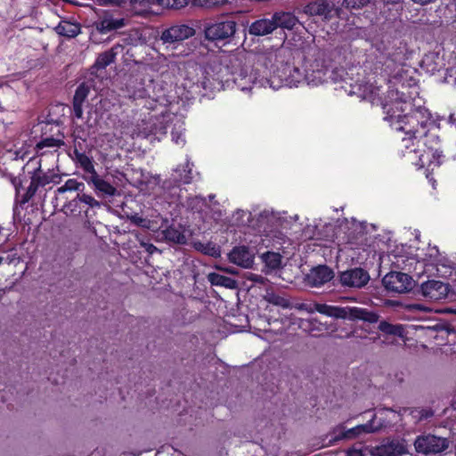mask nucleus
I'll list each match as a JSON object with an SVG mask.
<instances>
[{
  "instance_id": "nucleus-1",
  "label": "nucleus",
  "mask_w": 456,
  "mask_h": 456,
  "mask_svg": "<svg viewBox=\"0 0 456 456\" xmlns=\"http://www.w3.org/2000/svg\"><path fill=\"white\" fill-rule=\"evenodd\" d=\"M394 106L395 108H388L387 104L384 106L387 112L385 119L395 131L404 133L405 136L402 138V147L406 150L404 156L419 168L427 166L433 170L439 167L444 155L439 150L438 136L429 133V118L418 110L402 115L401 112L411 108L410 102H396Z\"/></svg>"
},
{
  "instance_id": "nucleus-2",
  "label": "nucleus",
  "mask_w": 456,
  "mask_h": 456,
  "mask_svg": "<svg viewBox=\"0 0 456 456\" xmlns=\"http://www.w3.org/2000/svg\"><path fill=\"white\" fill-rule=\"evenodd\" d=\"M290 51L282 45L280 47L269 46L258 48L254 53H238L233 55L231 62L241 61L243 60L254 61L256 64L268 69L273 75V70L283 66L284 62L289 59Z\"/></svg>"
},
{
  "instance_id": "nucleus-3",
  "label": "nucleus",
  "mask_w": 456,
  "mask_h": 456,
  "mask_svg": "<svg viewBox=\"0 0 456 456\" xmlns=\"http://www.w3.org/2000/svg\"><path fill=\"white\" fill-rule=\"evenodd\" d=\"M314 308L319 314L336 319L364 321L369 323H376L379 321V314L375 312L356 306L343 307L316 303L314 304Z\"/></svg>"
},
{
  "instance_id": "nucleus-4",
  "label": "nucleus",
  "mask_w": 456,
  "mask_h": 456,
  "mask_svg": "<svg viewBox=\"0 0 456 456\" xmlns=\"http://www.w3.org/2000/svg\"><path fill=\"white\" fill-rule=\"evenodd\" d=\"M302 81H304V74L298 68L290 65L287 60L283 66L273 70V75L266 82L270 87L276 90L283 86L289 87L297 86Z\"/></svg>"
},
{
  "instance_id": "nucleus-5",
  "label": "nucleus",
  "mask_w": 456,
  "mask_h": 456,
  "mask_svg": "<svg viewBox=\"0 0 456 456\" xmlns=\"http://www.w3.org/2000/svg\"><path fill=\"white\" fill-rule=\"evenodd\" d=\"M313 57L314 60L305 59L304 81L311 86H318L327 79V67L323 53L319 49H313Z\"/></svg>"
},
{
  "instance_id": "nucleus-6",
  "label": "nucleus",
  "mask_w": 456,
  "mask_h": 456,
  "mask_svg": "<svg viewBox=\"0 0 456 456\" xmlns=\"http://www.w3.org/2000/svg\"><path fill=\"white\" fill-rule=\"evenodd\" d=\"M237 23L232 19H221L205 26V37L210 41L231 38L236 32Z\"/></svg>"
},
{
  "instance_id": "nucleus-7",
  "label": "nucleus",
  "mask_w": 456,
  "mask_h": 456,
  "mask_svg": "<svg viewBox=\"0 0 456 456\" xmlns=\"http://www.w3.org/2000/svg\"><path fill=\"white\" fill-rule=\"evenodd\" d=\"M382 283L387 291L401 294L411 291L415 281L412 277L407 273L390 272L383 277Z\"/></svg>"
},
{
  "instance_id": "nucleus-8",
  "label": "nucleus",
  "mask_w": 456,
  "mask_h": 456,
  "mask_svg": "<svg viewBox=\"0 0 456 456\" xmlns=\"http://www.w3.org/2000/svg\"><path fill=\"white\" fill-rule=\"evenodd\" d=\"M415 450L425 455L436 454L444 452L448 446V441L434 435L419 436L414 442Z\"/></svg>"
},
{
  "instance_id": "nucleus-9",
  "label": "nucleus",
  "mask_w": 456,
  "mask_h": 456,
  "mask_svg": "<svg viewBox=\"0 0 456 456\" xmlns=\"http://www.w3.org/2000/svg\"><path fill=\"white\" fill-rule=\"evenodd\" d=\"M339 282L342 287L351 289H362L370 281L369 273L362 267H354L340 272Z\"/></svg>"
},
{
  "instance_id": "nucleus-10",
  "label": "nucleus",
  "mask_w": 456,
  "mask_h": 456,
  "mask_svg": "<svg viewBox=\"0 0 456 456\" xmlns=\"http://www.w3.org/2000/svg\"><path fill=\"white\" fill-rule=\"evenodd\" d=\"M420 292L425 298L438 301L447 297L449 287L441 281L428 280L421 284Z\"/></svg>"
},
{
  "instance_id": "nucleus-11",
  "label": "nucleus",
  "mask_w": 456,
  "mask_h": 456,
  "mask_svg": "<svg viewBox=\"0 0 456 456\" xmlns=\"http://www.w3.org/2000/svg\"><path fill=\"white\" fill-rule=\"evenodd\" d=\"M194 34V28L190 26L175 25L164 30L161 34L160 39L163 44L172 45L191 37Z\"/></svg>"
},
{
  "instance_id": "nucleus-12",
  "label": "nucleus",
  "mask_w": 456,
  "mask_h": 456,
  "mask_svg": "<svg viewBox=\"0 0 456 456\" xmlns=\"http://www.w3.org/2000/svg\"><path fill=\"white\" fill-rule=\"evenodd\" d=\"M334 278L333 270L326 265L313 267L306 274L305 281L313 288H319L328 283Z\"/></svg>"
},
{
  "instance_id": "nucleus-13",
  "label": "nucleus",
  "mask_w": 456,
  "mask_h": 456,
  "mask_svg": "<svg viewBox=\"0 0 456 456\" xmlns=\"http://www.w3.org/2000/svg\"><path fill=\"white\" fill-rule=\"evenodd\" d=\"M429 257L432 265L435 266L436 274L443 278L452 276L453 270L455 269V264L450 260L445 255L439 252L437 248L431 249Z\"/></svg>"
},
{
  "instance_id": "nucleus-14",
  "label": "nucleus",
  "mask_w": 456,
  "mask_h": 456,
  "mask_svg": "<svg viewBox=\"0 0 456 456\" xmlns=\"http://www.w3.org/2000/svg\"><path fill=\"white\" fill-rule=\"evenodd\" d=\"M297 218V216H295ZM294 217L286 216L285 213H275L273 210L265 209L257 217L256 225L258 226H284L294 225L292 220Z\"/></svg>"
},
{
  "instance_id": "nucleus-15",
  "label": "nucleus",
  "mask_w": 456,
  "mask_h": 456,
  "mask_svg": "<svg viewBox=\"0 0 456 456\" xmlns=\"http://www.w3.org/2000/svg\"><path fill=\"white\" fill-rule=\"evenodd\" d=\"M255 256L247 246H236L228 254L231 263L243 267L249 268L254 264Z\"/></svg>"
},
{
  "instance_id": "nucleus-16",
  "label": "nucleus",
  "mask_w": 456,
  "mask_h": 456,
  "mask_svg": "<svg viewBox=\"0 0 456 456\" xmlns=\"http://www.w3.org/2000/svg\"><path fill=\"white\" fill-rule=\"evenodd\" d=\"M159 232V230H155ZM165 240L175 245H187L193 238V230H160Z\"/></svg>"
},
{
  "instance_id": "nucleus-17",
  "label": "nucleus",
  "mask_w": 456,
  "mask_h": 456,
  "mask_svg": "<svg viewBox=\"0 0 456 456\" xmlns=\"http://www.w3.org/2000/svg\"><path fill=\"white\" fill-rule=\"evenodd\" d=\"M74 137H75V149H74V156L76 161L80 165V167L83 168V170L91 175H94L96 173V170L94 167L93 160L91 158H89L87 155H86L84 152H81L77 148V139H80L82 142L86 141V137L80 134V130L77 128L74 131Z\"/></svg>"
},
{
  "instance_id": "nucleus-18",
  "label": "nucleus",
  "mask_w": 456,
  "mask_h": 456,
  "mask_svg": "<svg viewBox=\"0 0 456 456\" xmlns=\"http://www.w3.org/2000/svg\"><path fill=\"white\" fill-rule=\"evenodd\" d=\"M275 30V23L273 17L263 18L253 21L248 27L249 35L255 37H265Z\"/></svg>"
},
{
  "instance_id": "nucleus-19",
  "label": "nucleus",
  "mask_w": 456,
  "mask_h": 456,
  "mask_svg": "<svg viewBox=\"0 0 456 456\" xmlns=\"http://www.w3.org/2000/svg\"><path fill=\"white\" fill-rule=\"evenodd\" d=\"M190 245L198 252L214 258L220 257L222 254L221 247L212 240L202 242L198 239L192 238Z\"/></svg>"
},
{
  "instance_id": "nucleus-20",
  "label": "nucleus",
  "mask_w": 456,
  "mask_h": 456,
  "mask_svg": "<svg viewBox=\"0 0 456 456\" xmlns=\"http://www.w3.org/2000/svg\"><path fill=\"white\" fill-rule=\"evenodd\" d=\"M160 207V204L157 201L151 213L148 214L146 220L149 227L152 225L159 226V228H172L173 224L170 223V218L160 213L162 208Z\"/></svg>"
},
{
  "instance_id": "nucleus-21",
  "label": "nucleus",
  "mask_w": 456,
  "mask_h": 456,
  "mask_svg": "<svg viewBox=\"0 0 456 456\" xmlns=\"http://www.w3.org/2000/svg\"><path fill=\"white\" fill-rule=\"evenodd\" d=\"M160 207V204L157 201L151 213L148 214L146 220L149 227L152 225L159 226V228H172L173 224L170 223V218L160 213L162 208Z\"/></svg>"
},
{
  "instance_id": "nucleus-22",
  "label": "nucleus",
  "mask_w": 456,
  "mask_h": 456,
  "mask_svg": "<svg viewBox=\"0 0 456 456\" xmlns=\"http://www.w3.org/2000/svg\"><path fill=\"white\" fill-rule=\"evenodd\" d=\"M421 67L429 74H435L444 67V57L438 53L431 52L423 57Z\"/></svg>"
},
{
  "instance_id": "nucleus-23",
  "label": "nucleus",
  "mask_w": 456,
  "mask_h": 456,
  "mask_svg": "<svg viewBox=\"0 0 456 456\" xmlns=\"http://www.w3.org/2000/svg\"><path fill=\"white\" fill-rule=\"evenodd\" d=\"M88 94L89 87L84 83L79 85L76 89L72 105L74 117L77 119H81L83 118V104L86 100Z\"/></svg>"
},
{
  "instance_id": "nucleus-24",
  "label": "nucleus",
  "mask_w": 456,
  "mask_h": 456,
  "mask_svg": "<svg viewBox=\"0 0 456 456\" xmlns=\"http://www.w3.org/2000/svg\"><path fill=\"white\" fill-rule=\"evenodd\" d=\"M88 183L94 185L98 195L112 197L117 193V189L109 182L102 179L97 172L90 176Z\"/></svg>"
},
{
  "instance_id": "nucleus-25",
  "label": "nucleus",
  "mask_w": 456,
  "mask_h": 456,
  "mask_svg": "<svg viewBox=\"0 0 456 456\" xmlns=\"http://www.w3.org/2000/svg\"><path fill=\"white\" fill-rule=\"evenodd\" d=\"M96 29L102 33L105 34L110 32L112 30H116L126 26V20L123 18L114 19L112 16H105L101 19L95 24Z\"/></svg>"
},
{
  "instance_id": "nucleus-26",
  "label": "nucleus",
  "mask_w": 456,
  "mask_h": 456,
  "mask_svg": "<svg viewBox=\"0 0 456 456\" xmlns=\"http://www.w3.org/2000/svg\"><path fill=\"white\" fill-rule=\"evenodd\" d=\"M272 17L275 23V29L279 27L292 29L298 21L297 17L290 12H275Z\"/></svg>"
},
{
  "instance_id": "nucleus-27",
  "label": "nucleus",
  "mask_w": 456,
  "mask_h": 456,
  "mask_svg": "<svg viewBox=\"0 0 456 456\" xmlns=\"http://www.w3.org/2000/svg\"><path fill=\"white\" fill-rule=\"evenodd\" d=\"M304 12L309 16H324L325 18L330 12L329 4L322 2H312L305 6Z\"/></svg>"
},
{
  "instance_id": "nucleus-28",
  "label": "nucleus",
  "mask_w": 456,
  "mask_h": 456,
  "mask_svg": "<svg viewBox=\"0 0 456 456\" xmlns=\"http://www.w3.org/2000/svg\"><path fill=\"white\" fill-rule=\"evenodd\" d=\"M55 30L61 36L75 37L80 33V25L69 20H61L55 28Z\"/></svg>"
},
{
  "instance_id": "nucleus-29",
  "label": "nucleus",
  "mask_w": 456,
  "mask_h": 456,
  "mask_svg": "<svg viewBox=\"0 0 456 456\" xmlns=\"http://www.w3.org/2000/svg\"><path fill=\"white\" fill-rule=\"evenodd\" d=\"M378 329L386 335H391L398 338H403L405 333L403 325L393 324L385 320L379 322Z\"/></svg>"
},
{
  "instance_id": "nucleus-30",
  "label": "nucleus",
  "mask_w": 456,
  "mask_h": 456,
  "mask_svg": "<svg viewBox=\"0 0 456 456\" xmlns=\"http://www.w3.org/2000/svg\"><path fill=\"white\" fill-rule=\"evenodd\" d=\"M208 279L212 285L221 286L227 289H234L237 284L234 279L217 273H210L208 275Z\"/></svg>"
},
{
  "instance_id": "nucleus-31",
  "label": "nucleus",
  "mask_w": 456,
  "mask_h": 456,
  "mask_svg": "<svg viewBox=\"0 0 456 456\" xmlns=\"http://www.w3.org/2000/svg\"><path fill=\"white\" fill-rule=\"evenodd\" d=\"M192 164L187 159L186 163L183 166H178L175 169V179L183 183H190L192 180Z\"/></svg>"
},
{
  "instance_id": "nucleus-32",
  "label": "nucleus",
  "mask_w": 456,
  "mask_h": 456,
  "mask_svg": "<svg viewBox=\"0 0 456 456\" xmlns=\"http://www.w3.org/2000/svg\"><path fill=\"white\" fill-rule=\"evenodd\" d=\"M184 123L181 119L175 118L173 121V126L171 130L172 141L178 145H184Z\"/></svg>"
},
{
  "instance_id": "nucleus-33",
  "label": "nucleus",
  "mask_w": 456,
  "mask_h": 456,
  "mask_svg": "<svg viewBox=\"0 0 456 456\" xmlns=\"http://www.w3.org/2000/svg\"><path fill=\"white\" fill-rule=\"evenodd\" d=\"M151 4V0H129L125 8L135 15H142Z\"/></svg>"
},
{
  "instance_id": "nucleus-34",
  "label": "nucleus",
  "mask_w": 456,
  "mask_h": 456,
  "mask_svg": "<svg viewBox=\"0 0 456 456\" xmlns=\"http://www.w3.org/2000/svg\"><path fill=\"white\" fill-rule=\"evenodd\" d=\"M265 299L273 305L280 306L283 309L289 308L291 304L289 299L285 298L284 297L276 294L273 290H266V294L265 296Z\"/></svg>"
},
{
  "instance_id": "nucleus-35",
  "label": "nucleus",
  "mask_w": 456,
  "mask_h": 456,
  "mask_svg": "<svg viewBox=\"0 0 456 456\" xmlns=\"http://www.w3.org/2000/svg\"><path fill=\"white\" fill-rule=\"evenodd\" d=\"M262 259L265 265L272 270H277L281 266V256L280 253L267 251L262 255Z\"/></svg>"
},
{
  "instance_id": "nucleus-36",
  "label": "nucleus",
  "mask_w": 456,
  "mask_h": 456,
  "mask_svg": "<svg viewBox=\"0 0 456 456\" xmlns=\"http://www.w3.org/2000/svg\"><path fill=\"white\" fill-rule=\"evenodd\" d=\"M116 53L114 52V48H111L110 50L99 54L94 63V66L97 69H105L108 65L114 61Z\"/></svg>"
},
{
  "instance_id": "nucleus-37",
  "label": "nucleus",
  "mask_w": 456,
  "mask_h": 456,
  "mask_svg": "<svg viewBox=\"0 0 456 456\" xmlns=\"http://www.w3.org/2000/svg\"><path fill=\"white\" fill-rule=\"evenodd\" d=\"M410 415L412 417L416 423L420 422L422 420L428 419L434 415V412L431 409L428 408H411Z\"/></svg>"
},
{
  "instance_id": "nucleus-38",
  "label": "nucleus",
  "mask_w": 456,
  "mask_h": 456,
  "mask_svg": "<svg viewBox=\"0 0 456 456\" xmlns=\"http://www.w3.org/2000/svg\"><path fill=\"white\" fill-rule=\"evenodd\" d=\"M251 218V214L244 210H237L232 217V226H247Z\"/></svg>"
},
{
  "instance_id": "nucleus-39",
  "label": "nucleus",
  "mask_w": 456,
  "mask_h": 456,
  "mask_svg": "<svg viewBox=\"0 0 456 456\" xmlns=\"http://www.w3.org/2000/svg\"><path fill=\"white\" fill-rule=\"evenodd\" d=\"M404 452L403 445L399 443H391L380 450L381 456H401Z\"/></svg>"
},
{
  "instance_id": "nucleus-40",
  "label": "nucleus",
  "mask_w": 456,
  "mask_h": 456,
  "mask_svg": "<svg viewBox=\"0 0 456 456\" xmlns=\"http://www.w3.org/2000/svg\"><path fill=\"white\" fill-rule=\"evenodd\" d=\"M84 187L83 183L77 182L76 179H69L65 183L56 190L58 194H62L66 191H80Z\"/></svg>"
},
{
  "instance_id": "nucleus-41",
  "label": "nucleus",
  "mask_w": 456,
  "mask_h": 456,
  "mask_svg": "<svg viewBox=\"0 0 456 456\" xmlns=\"http://www.w3.org/2000/svg\"><path fill=\"white\" fill-rule=\"evenodd\" d=\"M362 432L368 433L370 432V428L368 425H360L355 428H350L347 431L344 432L341 436V438L351 439L358 436Z\"/></svg>"
},
{
  "instance_id": "nucleus-42",
  "label": "nucleus",
  "mask_w": 456,
  "mask_h": 456,
  "mask_svg": "<svg viewBox=\"0 0 456 456\" xmlns=\"http://www.w3.org/2000/svg\"><path fill=\"white\" fill-rule=\"evenodd\" d=\"M77 200L93 208L101 207V203L98 200H96L93 196L86 193H78L77 195Z\"/></svg>"
},
{
  "instance_id": "nucleus-43",
  "label": "nucleus",
  "mask_w": 456,
  "mask_h": 456,
  "mask_svg": "<svg viewBox=\"0 0 456 456\" xmlns=\"http://www.w3.org/2000/svg\"><path fill=\"white\" fill-rule=\"evenodd\" d=\"M307 328L309 331H319V332H327L328 331V326L326 324L322 323L320 321H318L316 318H312L307 322Z\"/></svg>"
},
{
  "instance_id": "nucleus-44",
  "label": "nucleus",
  "mask_w": 456,
  "mask_h": 456,
  "mask_svg": "<svg viewBox=\"0 0 456 456\" xmlns=\"http://www.w3.org/2000/svg\"><path fill=\"white\" fill-rule=\"evenodd\" d=\"M158 3L164 7L180 9L187 4V0H158Z\"/></svg>"
},
{
  "instance_id": "nucleus-45",
  "label": "nucleus",
  "mask_w": 456,
  "mask_h": 456,
  "mask_svg": "<svg viewBox=\"0 0 456 456\" xmlns=\"http://www.w3.org/2000/svg\"><path fill=\"white\" fill-rule=\"evenodd\" d=\"M193 2L201 7L213 8L224 4L226 0H193Z\"/></svg>"
},
{
  "instance_id": "nucleus-46",
  "label": "nucleus",
  "mask_w": 456,
  "mask_h": 456,
  "mask_svg": "<svg viewBox=\"0 0 456 456\" xmlns=\"http://www.w3.org/2000/svg\"><path fill=\"white\" fill-rule=\"evenodd\" d=\"M369 2L370 0H343V5L347 9H360Z\"/></svg>"
},
{
  "instance_id": "nucleus-47",
  "label": "nucleus",
  "mask_w": 456,
  "mask_h": 456,
  "mask_svg": "<svg viewBox=\"0 0 456 456\" xmlns=\"http://www.w3.org/2000/svg\"><path fill=\"white\" fill-rule=\"evenodd\" d=\"M40 185L37 184L34 177H31L30 184L28 187L27 192L24 196V201H28L35 195Z\"/></svg>"
},
{
  "instance_id": "nucleus-48",
  "label": "nucleus",
  "mask_w": 456,
  "mask_h": 456,
  "mask_svg": "<svg viewBox=\"0 0 456 456\" xmlns=\"http://www.w3.org/2000/svg\"><path fill=\"white\" fill-rule=\"evenodd\" d=\"M32 177H34L37 184H39L40 186H45V184L50 183L49 177L46 175L42 174L40 169L36 171Z\"/></svg>"
},
{
  "instance_id": "nucleus-49",
  "label": "nucleus",
  "mask_w": 456,
  "mask_h": 456,
  "mask_svg": "<svg viewBox=\"0 0 456 456\" xmlns=\"http://www.w3.org/2000/svg\"><path fill=\"white\" fill-rule=\"evenodd\" d=\"M99 5L102 6H124L126 2L125 0H96Z\"/></svg>"
},
{
  "instance_id": "nucleus-50",
  "label": "nucleus",
  "mask_w": 456,
  "mask_h": 456,
  "mask_svg": "<svg viewBox=\"0 0 456 456\" xmlns=\"http://www.w3.org/2000/svg\"><path fill=\"white\" fill-rule=\"evenodd\" d=\"M132 223L134 225L141 226L142 228H149L146 218L138 216H132Z\"/></svg>"
},
{
  "instance_id": "nucleus-51",
  "label": "nucleus",
  "mask_w": 456,
  "mask_h": 456,
  "mask_svg": "<svg viewBox=\"0 0 456 456\" xmlns=\"http://www.w3.org/2000/svg\"><path fill=\"white\" fill-rule=\"evenodd\" d=\"M58 145V141L53 138H46L37 144L39 148L43 147H55Z\"/></svg>"
},
{
  "instance_id": "nucleus-52",
  "label": "nucleus",
  "mask_w": 456,
  "mask_h": 456,
  "mask_svg": "<svg viewBox=\"0 0 456 456\" xmlns=\"http://www.w3.org/2000/svg\"><path fill=\"white\" fill-rule=\"evenodd\" d=\"M239 77L235 78V82L238 84V86L241 88L242 91H245L248 89V87L242 83V80L246 78V75H244V71L240 70V73L239 74Z\"/></svg>"
},
{
  "instance_id": "nucleus-53",
  "label": "nucleus",
  "mask_w": 456,
  "mask_h": 456,
  "mask_svg": "<svg viewBox=\"0 0 456 456\" xmlns=\"http://www.w3.org/2000/svg\"><path fill=\"white\" fill-rule=\"evenodd\" d=\"M17 225L20 226L21 228H25L26 226H30V225H33L32 222H31V219L30 217H28V218H25L24 217V221L21 222L20 221Z\"/></svg>"
},
{
  "instance_id": "nucleus-54",
  "label": "nucleus",
  "mask_w": 456,
  "mask_h": 456,
  "mask_svg": "<svg viewBox=\"0 0 456 456\" xmlns=\"http://www.w3.org/2000/svg\"><path fill=\"white\" fill-rule=\"evenodd\" d=\"M251 280L253 281H255V282H258V283H261V284H264L265 281H266L265 278H264L261 275H257V274H253Z\"/></svg>"
},
{
  "instance_id": "nucleus-55",
  "label": "nucleus",
  "mask_w": 456,
  "mask_h": 456,
  "mask_svg": "<svg viewBox=\"0 0 456 456\" xmlns=\"http://www.w3.org/2000/svg\"><path fill=\"white\" fill-rule=\"evenodd\" d=\"M347 456H363V454L360 451H351L348 452Z\"/></svg>"
},
{
  "instance_id": "nucleus-56",
  "label": "nucleus",
  "mask_w": 456,
  "mask_h": 456,
  "mask_svg": "<svg viewBox=\"0 0 456 456\" xmlns=\"http://www.w3.org/2000/svg\"><path fill=\"white\" fill-rule=\"evenodd\" d=\"M412 1L417 3V4H419L424 5V4H428L431 3V2H434L435 0H412Z\"/></svg>"
},
{
  "instance_id": "nucleus-57",
  "label": "nucleus",
  "mask_w": 456,
  "mask_h": 456,
  "mask_svg": "<svg viewBox=\"0 0 456 456\" xmlns=\"http://www.w3.org/2000/svg\"><path fill=\"white\" fill-rule=\"evenodd\" d=\"M338 226L341 227L343 225H347L348 224V220L347 219H344L342 221L338 220Z\"/></svg>"
},
{
  "instance_id": "nucleus-58",
  "label": "nucleus",
  "mask_w": 456,
  "mask_h": 456,
  "mask_svg": "<svg viewBox=\"0 0 456 456\" xmlns=\"http://www.w3.org/2000/svg\"><path fill=\"white\" fill-rule=\"evenodd\" d=\"M120 232H121V231H120L119 229L113 230V233H114L115 235L120 234V233H121Z\"/></svg>"
},
{
  "instance_id": "nucleus-59",
  "label": "nucleus",
  "mask_w": 456,
  "mask_h": 456,
  "mask_svg": "<svg viewBox=\"0 0 456 456\" xmlns=\"http://www.w3.org/2000/svg\"><path fill=\"white\" fill-rule=\"evenodd\" d=\"M219 231L221 232L222 234H227L229 230L224 229V230H219Z\"/></svg>"
},
{
  "instance_id": "nucleus-60",
  "label": "nucleus",
  "mask_w": 456,
  "mask_h": 456,
  "mask_svg": "<svg viewBox=\"0 0 456 456\" xmlns=\"http://www.w3.org/2000/svg\"><path fill=\"white\" fill-rule=\"evenodd\" d=\"M351 224H352L353 226H356V225H357V224H356V220H355V219H352V221H351Z\"/></svg>"
},
{
  "instance_id": "nucleus-61",
  "label": "nucleus",
  "mask_w": 456,
  "mask_h": 456,
  "mask_svg": "<svg viewBox=\"0 0 456 456\" xmlns=\"http://www.w3.org/2000/svg\"><path fill=\"white\" fill-rule=\"evenodd\" d=\"M92 232V233L95 236H97V233H96V230L95 229H93V230H90Z\"/></svg>"
},
{
  "instance_id": "nucleus-62",
  "label": "nucleus",
  "mask_w": 456,
  "mask_h": 456,
  "mask_svg": "<svg viewBox=\"0 0 456 456\" xmlns=\"http://www.w3.org/2000/svg\"><path fill=\"white\" fill-rule=\"evenodd\" d=\"M166 133H167V131H162V132H160L159 134H166Z\"/></svg>"
},
{
  "instance_id": "nucleus-63",
  "label": "nucleus",
  "mask_w": 456,
  "mask_h": 456,
  "mask_svg": "<svg viewBox=\"0 0 456 456\" xmlns=\"http://www.w3.org/2000/svg\"><path fill=\"white\" fill-rule=\"evenodd\" d=\"M2 262H3V257L0 256V265L2 264Z\"/></svg>"
},
{
  "instance_id": "nucleus-64",
  "label": "nucleus",
  "mask_w": 456,
  "mask_h": 456,
  "mask_svg": "<svg viewBox=\"0 0 456 456\" xmlns=\"http://www.w3.org/2000/svg\"><path fill=\"white\" fill-rule=\"evenodd\" d=\"M387 2H395V0H387Z\"/></svg>"
}]
</instances>
